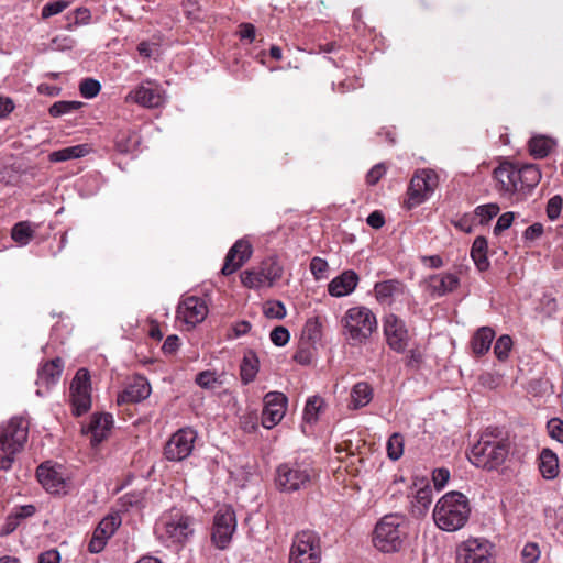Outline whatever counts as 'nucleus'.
Segmentation results:
<instances>
[{
    "mask_svg": "<svg viewBox=\"0 0 563 563\" xmlns=\"http://www.w3.org/2000/svg\"><path fill=\"white\" fill-rule=\"evenodd\" d=\"M494 179L503 197L510 198L516 195L520 199L539 184L541 172L534 164L503 162L495 168Z\"/></svg>",
    "mask_w": 563,
    "mask_h": 563,
    "instance_id": "1",
    "label": "nucleus"
},
{
    "mask_svg": "<svg viewBox=\"0 0 563 563\" xmlns=\"http://www.w3.org/2000/svg\"><path fill=\"white\" fill-rule=\"evenodd\" d=\"M470 514L471 506L467 497L453 490L438 500L433 509V520L441 530L454 532L466 525Z\"/></svg>",
    "mask_w": 563,
    "mask_h": 563,
    "instance_id": "2",
    "label": "nucleus"
},
{
    "mask_svg": "<svg viewBox=\"0 0 563 563\" xmlns=\"http://www.w3.org/2000/svg\"><path fill=\"white\" fill-rule=\"evenodd\" d=\"M342 334L352 345L366 343L377 330L374 312L365 306H356L346 310L341 319Z\"/></svg>",
    "mask_w": 563,
    "mask_h": 563,
    "instance_id": "3",
    "label": "nucleus"
},
{
    "mask_svg": "<svg viewBox=\"0 0 563 563\" xmlns=\"http://www.w3.org/2000/svg\"><path fill=\"white\" fill-rule=\"evenodd\" d=\"M509 454V443L506 440L493 439L484 432L468 454L470 462L476 467L493 471L504 464Z\"/></svg>",
    "mask_w": 563,
    "mask_h": 563,
    "instance_id": "4",
    "label": "nucleus"
},
{
    "mask_svg": "<svg viewBox=\"0 0 563 563\" xmlns=\"http://www.w3.org/2000/svg\"><path fill=\"white\" fill-rule=\"evenodd\" d=\"M29 423L23 418L14 417L2 429L0 434V470L12 467L15 455L20 453L27 441Z\"/></svg>",
    "mask_w": 563,
    "mask_h": 563,
    "instance_id": "5",
    "label": "nucleus"
},
{
    "mask_svg": "<svg viewBox=\"0 0 563 563\" xmlns=\"http://www.w3.org/2000/svg\"><path fill=\"white\" fill-rule=\"evenodd\" d=\"M405 523L406 518L400 514L384 516L376 523L373 532L374 547L385 553L399 551L406 536Z\"/></svg>",
    "mask_w": 563,
    "mask_h": 563,
    "instance_id": "6",
    "label": "nucleus"
},
{
    "mask_svg": "<svg viewBox=\"0 0 563 563\" xmlns=\"http://www.w3.org/2000/svg\"><path fill=\"white\" fill-rule=\"evenodd\" d=\"M313 477V468L306 462H287L276 470V486L280 492L292 493L307 488Z\"/></svg>",
    "mask_w": 563,
    "mask_h": 563,
    "instance_id": "7",
    "label": "nucleus"
},
{
    "mask_svg": "<svg viewBox=\"0 0 563 563\" xmlns=\"http://www.w3.org/2000/svg\"><path fill=\"white\" fill-rule=\"evenodd\" d=\"M320 540L316 532L303 530L295 536L289 563H320Z\"/></svg>",
    "mask_w": 563,
    "mask_h": 563,
    "instance_id": "8",
    "label": "nucleus"
},
{
    "mask_svg": "<svg viewBox=\"0 0 563 563\" xmlns=\"http://www.w3.org/2000/svg\"><path fill=\"white\" fill-rule=\"evenodd\" d=\"M164 533L174 543L187 542L195 532V519L179 510H172L162 518Z\"/></svg>",
    "mask_w": 563,
    "mask_h": 563,
    "instance_id": "9",
    "label": "nucleus"
},
{
    "mask_svg": "<svg viewBox=\"0 0 563 563\" xmlns=\"http://www.w3.org/2000/svg\"><path fill=\"white\" fill-rule=\"evenodd\" d=\"M235 529L236 518L234 509L227 505L220 507L213 517L212 543L220 550L227 549Z\"/></svg>",
    "mask_w": 563,
    "mask_h": 563,
    "instance_id": "10",
    "label": "nucleus"
},
{
    "mask_svg": "<svg viewBox=\"0 0 563 563\" xmlns=\"http://www.w3.org/2000/svg\"><path fill=\"white\" fill-rule=\"evenodd\" d=\"M438 175L431 169H422L415 174L408 188L407 208L421 205L437 188Z\"/></svg>",
    "mask_w": 563,
    "mask_h": 563,
    "instance_id": "11",
    "label": "nucleus"
},
{
    "mask_svg": "<svg viewBox=\"0 0 563 563\" xmlns=\"http://www.w3.org/2000/svg\"><path fill=\"white\" fill-rule=\"evenodd\" d=\"M493 544L484 538H468L456 548V563H490Z\"/></svg>",
    "mask_w": 563,
    "mask_h": 563,
    "instance_id": "12",
    "label": "nucleus"
},
{
    "mask_svg": "<svg viewBox=\"0 0 563 563\" xmlns=\"http://www.w3.org/2000/svg\"><path fill=\"white\" fill-rule=\"evenodd\" d=\"M197 433L191 428H183L175 432L164 449V455L168 461H183L190 455Z\"/></svg>",
    "mask_w": 563,
    "mask_h": 563,
    "instance_id": "13",
    "label": "nucleus"
},
{
    "mask_svg": "<svg viewBox=\"0 0 563 563\" xmlns=\"http://www.w3.org/2000/svg\"><path fill=\"white\" fill-rule=\"evenodd\" d=\"M262 424L272 429L284 418L287 408V397L279 391H269L264 396Z\"/></svg>",
    "mask_w": 563,
    "mask_h": 563,
    "instance_id": "14",
    "label": "nucleus"
},
{
    "mask_svg": "<svg viewBox=\"0 0 563 563\" xmlns=\"http://www.w3.org/2000/svg\"><path fill=\"white\" fill-rule=\"evenodd\" d=\"M384 333L389 347L396 352H404L409 342V334L405 321L396 314L385 317Z\"/></svg>",
    "mask_w": 563,
    "mask_h": 563,
    "instance_id": "15",
    "label": "nucleus"
},
{
    "mask_svg": "<svg viewBox=\"0 0 563 563\" xmlns=\"http://www.w3.org/2000/svg\"><path fill=\"white\" fill-rule=\"evenodd\" d=\"M251 255V243L243 239L238 240L229 250L221 273L225 276L233 274L247 262Z\"/></svg>",
    "mask_w": 563,
    "mask_h": 563,
    "instance_id": "16",
    "label": "nucleus"
},
{
    "mask_svg": "<svg viewBox=\"0 0 563 563\" xmlns=\"http://www.w3.org/2000/svg\"><path fill=\"white\" fill-rule=\"evenodd\" d=\"M151 395V385L143 376H135L133 380L118 395L117 404H136Z\"/></svg>",
    "mask_w": 563,
    "mask_h": 563,
    "instance_id": "17",
    "label": "nucleus"
},
{
    "mask_svg": "<svg viewBox=\"0 0 563 563\" xmlns=\"http://www.w3.org/2000/svg\"><path fill=\"white\" fill-rule=\"evenodd\" d=\"M125 100L128 102H135L145 108H157L163 103L159 89L154 87L151 81L142 84L130 91Z\"/></svg>",
    "mask_w": 563,
    "mask_h": 563,
    "instance_id": "18",
    "label": "nucleus"
},
{
    "mask_svg": "<svg viewBox=\"0 0 563 563\" xmlns=\"http://www.w3.org/2000/svg\"><path fill=\"white\" fill-rule=\"evenodd\" d=\"M178 313L187 324L196 325L206 319L208 308L203 299L192 296L180 302Z\"/></svg>",
    "mask_w": 563,
    "mask_h": 563,
    "instance_id": "19",
    "label": "nucleus"
},
{
    "mask_svg": "<svg viewBox=\"0 0 563 563\" xmlns=\"http://www.w3.org/2000/svg\"><path fill=\"white\" fill-rule=\"evenodd\" d=\"M112 424L113 418L110 413H95L84 432L90 434L91 444L97 446L107 438Z\"/></svg>",
    "mask_w": 563,
    "mask_h": 563,
    "instance_id": "20",
    "label": "nucleus"
},
{
    "mask_svg": "<svg viewBox=\"0 0 563 563\" xmlns=\"http://www.w3.org/2000/svg\"><path fill=\"white\" fill-rule=\"evenodd\" d=\"M358 282V275L352 269H346L329 283L328 292L336 298L349 296L355 290Z\"/></svg>",
    "mask_w": 563,
    "mask_h": 563,
    "instance_id": "21",
    "label": "nucleus"
},
{
    "mask_svg": "<svg viewBox=\"0 0 563 563\" xmlns=\"http://www.w3.org/2000/svg\"><path fill=\"white\" fill-rule=\"evenodd\" d=\"M36 475L42 486L51 494L66 493V481L63 475L46 463L37 467Z\"/></svg>",
    "mask_w": 563,
    "mask_h": 563,
    "instance_id": "22",
    "label": "nucleus"
},
{
    "mask_svg": "<svg viewBox=\"0 0 563 563\" xmlns=\"http://www.w3.org/2000/svg\"><path fill=\"white\" fill-rule=\"evenodd\" d=\"M63 368L64 362L60 357H56L46 362L38 369L36 383L46 387L55 385L62 376Z\"/></svg>",
    "mask_w": 563,
    "mask_h": 563,
    "instance_id": "23",
    "label": "nucleus"
},
{
    "mask_svg": "<svg viewBox=\"0 0 563 563\" xmlns=\"http://www.w3.org/2000/svg\"><path fill=\"white\" fill-rule=\"evenodd\" d=\"M460 280L454 274L434 275L430 278V288L432 294L443 296L457 288Z\"/></svg>",
    "mask_w": 563,
    "mask_h": 563,
    "instance_id": "24",
    "label": "nucleus"
},
{
    "mask_svg": "<svg viewBox=\"0 0 563 563\" xmlns=\"http://www.w3.org/2000/svg\"><path fill=\"white\" fill-rule=\"evenodd\" d=\"M495 332L489 327L479 328L472 338L471 345L474 354L484 355L490 349Z\"/></svg>",
    "mask_w": 563,
    "mask_h": 563,
    "instance_id": "25",
    "label": "nucleus"
},
{
    "mask_svg": "<svg viewBox=\"0 0 563 563\" xmlns=\"http://www.w3.org/2000/svg\"><path fill=\"white\" fill-rule=\"evenodd\" d=\"M258 358L254 351L250 350L244 354L240 365L241 382L244 385L252 383L258 372Z\"/></svg>",
    "mask_w": 563,
    "mask_h": 563,
    "instance_id": "26",
    "label": "nucleus"
},
{
    "mask_svg": "<svg viewBox=\"0 0 563 563\" xmlns=\"http://www.w3.org/2000/svg\"><path fill=\"white\" fill-rule=\"evenodd\" d=\"M539 468L542 476L547 479L554 478L559 473L558 455L550 449H543L540 453Z\"/></svg>",
    "mask_w": 563,
    "mask_h": 563,
    "instance_id": "27",
    "label": "nucleus"
},
{
    "mask_svg": "<svg viewBox=\"0 0 563 563\" xmlns=\"http://www.w3.org/2000/svg\"><path fill=\"white\" fill-rule=\"evenodd\" d=\"M487 240L485 236H477L471 249V257L473 258L476 267L481 272H485L489 267V261L487 258Z\"/></svg>",
    "mask_w": 563,
    "mask_h": 563,
    "instance_id": "28",
    "label": "nucleus"
},
{
    "mask_svg": "<svg viewBox=\"0 0 563 563\" xmlns=\"http://www.w3.org/2000/svg\"><path fill=\"white\" fill-rule=\"evenodd\" d=\"M373 398V388L365 382L355 384L351 390V408L365 407Z\"/></svg>",
    "mask_w": 563,
    "mask_h": 563,
    "instance_id": "29",
    "label": "nucleus"
},
{
    "mask_svg": "<svg viewBox=\"0 0 563 563\" xmlns=\"http://www.w3.org/2000/svg\"><path fill=\"white\" fill-rule=\"evenodd\" d=\"M432 503V489L429 485L419 488L411 500L412 514L422 517Z\"/></svg>",
    "mask_w": 563,
    "mask_h": 563,
    "instance_id": "30",
    "label": "nucleus"
},
{
    "mask_svg": "<svg viewBox=\"0 0 563 563\" xmlns=\"http://www.w3.org/2000/svg\"><path fill=\"white\" fill-rule=\"evenodd\" d=\"M140 143V139L133 131H121L114 140L115 150L121 154L133 152Z\"/></svg>",
    "mask_w": 563,
    "mask_h": 563,
    "instance_id": "31",
    "label": "nucleus"
},
{
    "mask_svg": "<svg viewBox=\"0 0 563 563\" xmlns=\"http://www.w3.org/2000/svg\"><path fill=\"white\" fill-rule=\"evenodd\" d=\"M89 153L88 144H80L75 146H69L62 148L59 151H55L49 154V159L52 162H65L73 158L84 157Z\"/></svg>",
    "mask_w": 563,
    "mask_h": 563,
    "instance_id": "32",
    "label": "nucleus"
},
{
    "mask_svg": "<svg viewBox=\"0 0 563 563\" xmlns=\"http://www.w3.org/2000/svg\"><path fill=\"white\" fill-rule=\"evenodd\" d=\"M70 395L91 394L90 374L86 368H79L71 383H70Z\"/></svg>",
    "mask_w": 563,
    "mask_h": 563,
    "instance_id": "33",
    "label": "nucleus"
},
{
    "mask_svg": "<svg viewBox=\"0 0 563 563\" xmlns=\"http://www.w3.org/2000/svg\"><path fill=\"white\" fill-rule=\"evenodd\" d=\"M554 145V141L547 136H534L529 141V151L533 157L543 158L552 151Z\"/></svg>",
    "mask_w": 563,
    "mask_h": 563,
    "instance_id": "34",
    "label": "nucleus"
},
{
    "mask_svg": "<svg viewBox=\"0 0 563 563\" xmlns=\"http://www.w3.org/2000/svg\"><path fill=\"white\" fill-rule=\"evenodd\" d=\"M262 275L266 283L272 286L283 276V266L275 258H267L261 264Z\"/></svg>",
    "mask_w": 563,
    "mask_h": 563,
    "instance_id": "35",
    "label": "nucleus"
},
{
    "mask_svg": "<svg viewBox=\"0 0 563 563\" xmlns=\"http://www.w3.org/2000/svg\"><path fill=\"white\" fill-rule=\"evenodd\" d=\"M36 512L34 505H23L16 507L8 518V531H13L21 520L32 517Z\"/></svg>",
    "mask_w": 563,
    "mask_h": 563,
    "instance_id": "36",
    "label": "nucleus"
},
{
    "mask_svg": "<svg viewBox=\"0 0 563 563\" xmlns=\"http://www.w3.org/2000/svg\"><path fill=\"white\" fill-rule=\"evenodd\" d=\"M11 236L16 243L26 245L33 238V230L29 222H18L12 228Z\"/></svg>",
    "mask_w": 563,
    "mask_h": 563,
    "instance_id": "37",
    "label": "nucleus"
},
{
    "mask_svg": "<svg viewBox=\"0 0 563 563\" xmlns=\"http://www.w3.org/2000/svg\"><path fill=\"white\" fill-rule=\"evenodd\" d=\"M400 283L395 279L384 280L376 283L374 291L378 300H385L390 298L395 292L399 290Z\"/></svg>",
    "mask_w": 563,
    "mask_h": 563,
    "instance_id": "38",
    "label": "nucleus"
},
{
    "mask_svg": "<svg viewBox=\"0 0 563 563\" xmlns=\"http://www.w3.org/2000/svg\"><path fill=\"white\" fill-rule=\"evenodd\" d=\"M323 406V399L318 396H312L307 400L305 411H303V419L312 423L317 421L319 411L321 410Z\"/></svg>",
    "mask_w": 563,
    "mask_h": 563,
    "instance_id": "39",
    "label": "nucleus"
},
{
    "mask_svg": "<svg viewBox=\"0 0 563 563\" xmlns=\"http://www.w3.org/2000/svg\"><path fill=\"white\" fill-rule=\"evenodd\" d=\"M404 453V438L400 433H394L387 441V454L393 461H397Z\"/></svg>",
    "mask_w": 563,
    "mask_h": 563,
    "instance_id": "40",
    "label": "nucleus"
},
{
    "mask_svg": "<svg viewBox=\"0 0 563 563\" xmlns=\"http://www.w3.org/2000/svg\"><path fill=\"white\" fill-rule=\"evenodd\" d=\"M73 413L77 417L86 413L91 407V394L70 395Z\"/></svg>",
    "mask_w": 563,
    "mask_h": 563,
    "instance_id": "41",
    "label": "nucleus"
},
{
    "mask_svg": "<svg viewBox=\"0 0 563 563\" xmlns=\"http://www.w3.org/2000/svg\"><path fill=\"white\" fill-rule=\"evenodd\" d=\"M81 104L82 103L79 101H57L49 107L48 113L52 117L57 118L78 110Z\"/></svg>",
    "mask_w": 563,
    "mask_h": 563,
    "instance_id": "42",
    "label": "nucleus"
},
{
    "mask_svg": "<svg viewBox=\"0 0 563 563\" xmlns=\"http://www.w3.org/2000/svg\"><path fill=\"white\" fill-rule=\"evenodd\" d=\"M241 283L249 288H258L263 286L266 282L264 276L262 275V269H247L241 274Z\"/></svg>",
    "mask_w": 563,
    "mask_h": 563,
    "instance_id": "43",
    "label": "nucleus"
},
{
    "mask_svg": "<svg viewBox=\"0 0 563 563\" xmlns=\"http://www.w3.org/2000/svg\"><path fill=\"white\" fill-rule=\"evenodd\" d=\"M263 313L268 319H283L286 316V308L279 300H269L264 303Z\"/></svg>",
    "mask_w": 563,
    "mask_h": 563,
    "instance_id": "44",
    "label": "nucleus"
},
{
    "mask_svg": "<svg viewBox=\"0 0 563 563\" xmlns=\"http://www.w3.org/2000/svg\"><path fill=\"white\" fill-rule=\"evenodd\" d=\"M512 347V340L509 335H501L497 339L494 345V353L499 361L508 358L509 352Z\"/></svg>",
    "mask_w": 563,
    "mask_h": 563,
    "instance_id": "45",
    "label": "nucleus"
},
{
    "mask_svg": "<svg viewBox=\"0 0 563 563\" xmlns=\"http://www.w3.org/2000/svg\"><path fill=\"white\" fill-rule=\"evenodd\" d=\"M100 82L92 78H85L79 85V91L86 99L95 98L100 92Z\"/></svg>",
    "mask_w": 563,
    "mask_h": 563,
    "instance_id": "46",
    "label": "nucleus"
},
{
    "mask_svg": "<svg viewBox=\"0 0 563 563\" xmlns=\"http://www.w3.org/2000/svg\"><path fill=\"white\" fill-rule=\"evenodd\" d=\"M120 523L121 521L117 516H107L99 522L96 529H98V533L104 532L111 538Z\"/></svg>",
    "mask_w": 563,
    "mask_h": 563,
    "instance_id": "47",
    "label": "nucleus"
},
{
    "mask_svg": "<svg viewBox=\"0 0 563 563\" xmlns=\"http://www.w3.org/2000/svg\"><path fill=\"white\" fill-rule=\"evenodd\" d=\"M110 539L104 532L98 533V529H95L93 534L88 543V551L90 553H99L101 552L108 540Z\"/></svg>",
    "mask_w": 563,
    "mask_h": 563,
    "instance_id": "48",
    "label": "nucleus"
},
{
    "mask_svg": "<svg viewBox=\"0 0 563 563\" xmlns=\"http://www.w3.org/2000/svg\"><path fill=\"white\" fill-rule=\"evenodd\" d=\"M69 5L68 1L58 0L54 2H48L42 8L41 15L43 19H48L53 15L59 14Z\"/></svg>",
    "mask_w": 563,
    "mask_h": 563,
    "instance_id": "49",
    "label": "nucleus"
},
{
    "mask_svg": "<svg viewBox=\"0 0 563 563\" xmlns=\"http://www.w3.org/2000/svg\"><path fill=\"white\" fill-rule=\"evenodd\" d=\"M540 558L539 545L534 542L527 543L521 550L522 563H537Z\"/></svg>",
    "mask_w": 563,
    "mask_h": 563,
    "instance_id": "50",
    "label": "nucleus"
},
{
    "mask_svg": "<svg viewBox=\"0 0 563 563\" xmlns=\"http://www.w3.org/2000/svg\"><path fill=\"white\" fill-rule=\"evenodd\" d=\"M303 335L311 342L321 338V324L317 318L309 319L303 328Z\"/></svg>",
    "mask_w": 563,
    "mask_h": 563,
    "instance_id": "51",
    "label": "nucleus"
},
{
    "mask_svg": "<svg viewBox=\"0 0 563 563\" xmlns=\"http://www.w3.org/2000/svg\"><path fill=\"white\" fill-rule=\"evenodd\" d=\"M310 272L313 277L319 280L325 277V273L329 269L328 262L321 257H313L310 262Z\"/></svg>",
    "mask_w": 563,
    "mask_h": 563,
    "instance_id": "52",
    "label": "nucleus"
},
{
    "mask_svg": "<svg viewBox=\"0 0 563 563\" xmlns=\"http://www.w3.org/2000/svg\"><path fill=\"white\" fill-rule=\"evenodd\" d=\"M498 212L499 207L497 203L482 205L475 209V214L481 218L482 223L493 219Z\"/></svg>",
    "mask_w": 563,
    "mask_h": 563,
    "instance_id": "53",
    "label": "nucleus"
},
{
    "mask_svg": "<svg viewBox=\"0 0 563 563\" xmlns=\"http://www.w3.org/2000/svg\"><path fill=\"white\" fill-rule=\"evenodd\" d=\"M549 435L560 443H563V420L560 418H552L547 423Z\"/></svg>",
    "mask_w": 563,
    "mask_h": 563,
    "instance_id": "54",
    "label": "nucleus"
},
{
    "mask_svg": "<svg viewBox=\"0 0 563 563\" xmlns=\"http://www.w3.org/2000/svg\"><path fill=\"white\" fill-rule=\"evenodd\" d=\"M269 338L276 346H284L288 343L290 333L285 327L278 325L272 330Z\"/></svg>",
    "mask_w": 563,
    "mask_h": 563,
    "instance_id": "55",
    "label": "nucleus"
},
{
    "mask_svg": "<svg viewBox=\"0 0 563 563\" xmlns=\"http://www.w3.org/2000/svg\"><path fill=\"white\" fill-rule=\"evenodd\" d=\"M563 207V199L560 195L552 197L547 205V216L550 220H555L560 217Z\"/></svg>",
    "mask_w": 563,
    "mask_h": 563,
    "instance_id": "56",
    "label": "nucleus"
},
{
    "mask_svg": "<svg viewBox=\"0 0 563 563\" xmlns=\"http://www.w3.org/2000/svg\"><path fill=\"white\" fill-rule=\"evenodd\" d=\"M196 383L202 388H213L217 377L213 372L203 371L196 376Z\"/></svg>",
    "mask_w": 563,
    "mask_h": 563,
    "instance_id": "57",
    "label": "nucleus"
},
{
    "mask_svg": "<svg viewBox=\"0 0 563 563\" xmlns=\"http://www.w3.org/2000/svg\"><path fill=\"white\" fill-rule=\"evenodd\" d=\"M449 478H450V472L448 468H444V467L437 468L432 473L433 484L438 490H441L445 486Z\"/></svg>",
    "mask_w": 563,
    "mask_h": 563,
    "instance_id": "58",
    "label": "nucleus"
},
{
    "mask_svg": "<svg viewBox=\"0 0 563 563\" xmlns=\"http://www.w3.org/2000/svg\"><path fill=\"white\" fill-rule=\"evenodd\" d=\"M514 218H515V213L514 212H505L503 213L497 222H496V225L494 228V233L496 235H498L499 233H501L503 231L507 230L508 228H510L512 221H514Z\"/></svg>",
    "mask_w": 563,
    "mask_h": 563,
    "instance_id": "59",
    "label": "nucleus"
},
{
    "mask_svg": "<svg viewBox=\"0 0 563 563\" xmlns=\"http://www.w3.org/2000/svg\"><path fill=\"white\" fill-rule=\"evenodd\" d=\"M385 173L386 168L383 164L375 165L366 174V183L371 186L376 185Z\"/></svg>",
    "mask_w": 563,
    "mask_h": 563,
    "instance_id": "60",
    "label": "nucleus"
},
{
    "mask_svg": "<svg viewBox=\"0 0 563 563\" xmlns=\"http://www.w3.org/2000/svg\"><path fill=\"white\" fill-rule=\"evenodd\" d=\"M544 233V228L541 223H533L528 227L523 232V238L527 241H534Z\"/></svg>",
    "mask_w": 563,
    "mask_h": 563,
    "instance_id": "61",
    "label": "nucleus"
},
{
    "mask_svg": "<svg viewBox=\"0 0 563 563\" xmlns=\"http://www.w3.org/2000/svg\"><path fill=\"white\" fill-rule=\"evenodd\" d=\"M38 563H60V554L56 549L47 550L38 555Z\"/></svg>",
    "mask_w": 563,
    "mask_h": 563,
    "instance_id": "62",
    "label": "nucleus"
},
{
    "mask_svg": "<svg viewBox=\"0 0 563 563\" xmlns=\"http://www.w3.org/2000/svg\"><path fill=\"white\" fill-rule=\"evenodd\" d=\"M366 222L373 229H380L385 224V218L380 211L375 210L368 214Z\"/></svg>",
    "mask_w": 563,
    "mask_h": 563,
    "instance_id": "63",
    "label": "nucleus"
},
{
    "mask_svg": "<svg viewBox=\"0 0 563 563\" xmlns=\"http://www.w3.org/2000/svg\"><path fill=\"white\" fill-rule=\"evenodd\" d=\"M239 34L242 40L253 42L255 40V26L251 23H242L239 26Z\"/></svg>",
    "mask_w": 563,
    "mask_h": 563,
    "instance_id": "64",
    "label": "nucleus"
}]
</instances>
